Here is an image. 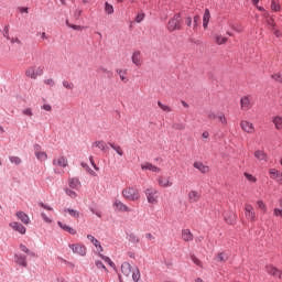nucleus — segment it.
Instances as JSON below:
<instances>
[{
	"label": "nucleus",
	"mask_w": 282,
	"mask_h": 282,
	"mask_svg": "<svg viewBox=\"0 0 282 282\" xmlns=\"http://www.w3.org/2000/svg\"><path fill=\"white\" fill-rule=\"evenodd\" d=\"M273 215L275 217H281L282 218V210L280 208H275L274 212H273Z\"/></svg>",
	"instance_id": "obj_59"
},
{
	"label": "nucleus",
	"mask_w": 282,
	"mask_h": 282,
	"mask_svg": "<svg viewBox=\"0 0 282 282\" xmlns=\"http://www.w3.org/2000/svg\"><path fill=\"white\" fill-rule=\"evenodd\" d=\"M281 173L276 169H271L269 170V175L271 180H275Z\"/></svg>",
	"instance_id": "obj_41"
},
{
	"label": "nucleus",
	"mask_w": 282,
	"mask_h": 282,
	"mask_svg": "<svg viewBox=\"0 0 282 282\" xmlns=\"http://www.w3.org/2000/svg\"><path fill=\"white\" fill-rule=\"evenodd\" d=\"M181 237L183 239V241H193V232H191V229H183L181 232Z\"/></svg>",
	"instance_id": "obj_20"
},
{
	"label": "nucleus",
	"mask_w": 282,
	"mask_h": 282,
	"mask_svg": "<svg viewBox=\"0 0 282 282\" xmlns=\"http://www.w3.org/2000/svg\"><path fill=\"white\" fill-rule=\"evenodd\" d=\"M97 74H108L110 76L113 75V73H111V70H108L107 67H105V66H99L97 68Z\"/></svg>",
	"instance_id": "obj_38"
},
{
	"label": "nucleus",
	"mask_w": 282,
	"mask_h": 282,
	"mask_svg": "<svg viewBox=\"0 0 282 282\" xmlns=\"http://www.w3.org/2000/svg\"><path fill=\"white\" fill-rule=\"evenodd\" d=\"M68 247L74 252V254H79V257L87 256V247H85V245L73 243V245H69Z\"/></svg>",
	"instance_id": "obj_9"
},
{
	"label": "nucleus",
	"mask_w": 282,
	"mask_h": 282,
	"mask_svg": "<svg viewBox=\"0 0 282 282\" xmlns=\"http://www.w3.org/2000/svg\"><path fill=\"white\" fill-rule=\"evenodd\" d=\"M53 166L55 167V173H58V169H67L69 166V161L65 155H58L53 159Z\"/></svg>",
	"instance_id": "obj_3"
},
{
	"label": "nucleus",
	"mask_w": 282,
	"mask_h": 282,
	"mask_svg": "<svg viewBox=\"0 0 282 282\" xmlns=\"http://www.w3.org/2000/svg\"><path fill=\"white\" fill-rule=\"evenodd\" d=\"M271 10L273 12H281V3L278 0L271 1Z\"/></svg>",
	"instance_id": "obj_32"
},
{
	"label": "nucleus",
	"mask_w": 282,
	"mask_h": 282,
	"mask_svg": "<svg viewBox=\"0 0 282 282\" xmlns=\"http://www.w3.org/2000/svg\"><path fill=\"white\" fill-rule=\"evenodd\" d=\"M240 127L242 131H246V133H254V124L250 121H241Z\"/></svg>",
	"instance_id": "obj_14"
},
{
	"label": "nucleus",
	"mask_w": 282,
	"mask_h": 282,
	"mask_svg": "<svg viewBox=\"0 0 282 282\" xmlns=\"http://www.w3.org/2000/svg\"><path fill=\"white\" fill-rule=\"evenodd\" d=\"M66 195H68V197H72V199H76V197H77L76 192H74L72 189H66Z\"/></svg>",
	"instance_id": "obj_53"
},
{
	"label": "nucleus",
	"mask_w": 282,
	"mask_h": 282,
	"mask_svg": "<svg viewBox=\"0 0 282 282\" xmlns=\"http://www.w3.org/2000/svg\"><path fill=\"white\" fill-rule=\"evenodd\" d=\"M228 259H230V253L226 251H223L215 257V261H217L218 263H226Z\"/></svg>",
	"instance_id": "obj_17"
},
{
	"label": "nucleus",
	"mask_w": 282,
	"mask_h": 282,
	"mask_svg": "<svg viewBox=\"0 0 282 282\" xmlns=\"http://www.w3.org/2000/svg\"><path fill=\"white\" fill-rule=\"evenodd\" d=\"M121 272L124 274V276L131 275V264L129 262H123L121 264Z\"/></svg>",
	"instance_id": "obj_26"
},
{
	"label": "nucleus",
	"mask_w": 282,
	"mask_h": 282,
	"mask_svg": "<svg viewBox=\"0 0 282 282\" xmlns=\"http://www.w3.org/2000/svg\"><path fill=\"white\" fill-rule=\"evenodd\" d=\"M137 23H142L144 21V13H139L135 18Z\"/></svg>",
	"instance_id": "obj_55"
},
{
	"label": "nucleus",
	"mask_w": 282,
	"mask_h": 282,
	"mask_svg": "<svg viewBox=\"0 0 282 282\" xmlns=\"http://www.w3.org/2000/svg\"><path fill=\"white\" fill-rule=\"evenodd\" d=\"M245 177L248 180V182H257V177L252 176L251 174L245 173Z\"/></svg>",
	"instance_id": "obj_54"
},
{
	"label": "nucleus",
	"mask_w": 282,
	"mask_h": 282,
	"mask_svg": "<svg viewBox=\"0 0 282 282\" xmlns=\"http://www.w3.org/2000/svg\"><path fill=\"white\" fill-rule=\"evenodd\" d=\"M41 217L45 221V224H52V218L47 217V214H45L44 212H42Z\"/></svg>",
	"instance_id": "obj_51"
},
{
	"label": "nucleus",
	"mask_w": 282,
	"mask_h": 282,
	"mask_svg": "<svg viewBox=\"0 0 282 282\" xmlns=\"http://www.w3.org/2000/svg\"><path fill=\"white\" fill-rule=\"evenodd\" d=\"M227 224L232 225L237 220V216L235 214H230V218H225Z\"/></svg>",
	"instance_id": "obj_48"
},
{
	"label": "nucleus",
	"mask_w": 282,
	"mask_h": 282,
	"mask_svg": "<svg viewBox=\"0 0 282 282\" xmlns=\"http://www.w3.org/2000/svg\"><path fill=\"white\" fill-rule=\"evenodd\" d=\"M254 158H257L259 162H268V154L261 150L254 152Z\"/></svg>",
	"instance_id": "obj_27"
},
{
	"label": "nucleus",
	"mask_w": 282,
	"mask_h": 282,
	"mask_svg": "<svg viewBox=\"0 0 282 282\" xmlns=\"http://www.w3.org/2000/svg\"><path fill=\"white\" fill-rule=\"evenodd\" d=\"M34 153L36 159L40 160V162H45V160H47V153L41 150V145L39 144L34 145Z\"/></svg>",
	"instance_id": "obj_12"
},
{
	"label": "nucleus",
	"mask_w": 282,
	"mask_h": 282,
	"mask_svg": "<svg viewBox=\"0 0 282 282\" xmlns=\"http://www.w3.org/2000/svg\"><path fill=\"white\" fill-rule=\"evenodd\" d=\"M112 208L116 210V213H133V209H131L129 205L124 204L120 199H115L112 203Z\"/></svg>",
	"instance_id": "obj_5"
},
{
	"label": "nucleus",
	"mask_w": 282,
	"mask_h": 282,
	"mask_svg": "<svg viewBox=\"0 0 282 282\" xmlns=\"http://www.w3.org/2000/svg\"><path fill=\"white\" fill-rule=\"evenodd\" d=\"M141 171H151V173H162V169L149 162H144L141 164Z\"/></svg>",
	"instance_id": "obj_11"
},
{
	"label": "nucleus",
	"mask_w": 282,
	"mask_h": 282,
	"mask_svg": "<svg viewBox=\"0 0 282 282\" xmlns=\"http://www.w3.org/2000/svg\"><path fill=\"white\" fill-rule=\"evenodd\" d=\"M121 195L123 199H127V202H140V191H138L135 187H124Z\"/></svg>",
	"instance_id": "obj_1"
},
{
	"label": "nucleus",
	"mask_w": 282,
	"mask_h": 282,
	"mask_svg": "<svg viewBox=\"0 0 282 282\" xmlns=\"http://www.w3.org/2000/svg\"><path fill=\"white\" fill-rule=\"evenodd\" d=\"M41 208H44L45 210H54V208L50 207V205H46L45 203H40Z\"/></svg>",
	"instance_id": "obj_61"
},
{
	"label": "nucleus",
	"mask_w": 282,
	"mask_h": 282,
	"mask_svg": "<svg viewBox=\"0 0 282 282\" xmlns=\"http://www.w3.org/2000/svg\"><path fill=\"white\" fill-rule=\"evenodd\" d=\"M156 182L160 188H171V186H173V178H171V176L160 175Z\"/></svg>",
	"instance_id": "obj_8"
},
{
	"label": "nucleus",
	"mask_w": 282,
	"mask_h": 282,
	"mask_svg": "<svg viewBox=\"0 0 282 282\" xmlns=\"http://www.w3.org/2000/svg\"><path fill=\"white\" fill-rule=\"evenodd\" d=\"M22 113L24 116H29V118H32V116H34V112L32 111V108H25Z\"/></svg>",
	"instance_id": "obj_49"
},
{
	"label": "nucleus",
	"mask_w": 282,
	"mask_h": 282,
	"mask_svg": "<svg viewBox=\"0 0 282 282\" xmlns=\"http://www.w3.org/2000/svg\"><path fill=\"white\" fill-rule=\"evenodd\" d=\"M194 169H197L200 173H208L210 171V167L202 162H194Z\"/></svg>",
	"instance_id": "obj_22"
},
{
	"label": "nucleus",
	"mask_w": 282,
	"mask_h": 282,
	"mask_svg": "<svg viewBox=\"0 0 282 282\" xmlns=\"http://www.w3.org/2000/svg\"><path fill=\"white\" fill-rule=\"evenodd\" d=\"M95 264H96V268H98V270H104V272L109 273V270L107 269V267H105V263H102V261L96 260Z\"/></svg>",
	"instance_id": "obj_37"
},
{
	"label": "nucleus",
	"mask_w": 282,
	"mask_h": 282,
	"mask_svg": "<svg viewBox=\"0 0 282 282\" xmlns=\"http://www.w3.org/2000/svg\"><path fill=\"white\" fill-rule=\"evenodd\" d=\"M131 58H132L133 65H135L137 67H140L142 65V55L140 51L134 52Z\"/></svg>",
	"instance_id": "obj_18"
},
{
	"label": "nucleus",
	"mask_w": 282,
	"mask_h": 282,
	"mask_svg": "<svg viewBox=\"0 0 282 282\" xmlns=\"http://www.w3.org/2000/svg\"><path fill=\"white\" fill-rule=\"evenodd\" d=\"M89 161H90V164L93 165V167L95 169V171H100V167H98V166L96 165V163L94 162V156H90V158H89Z\"/></svg>",
	"instance_id": "obj_58"
},
{
	"label": "nucleus",
	"mask_w": 282,
	"mask_h": 282,
	"mask_svg": "<svg viewBox=\"0 0 282 282\" xmlns=\"http://www.w3.org/2000/svg\"><path fill=\"white\" fill-rule=\"evenodd\" d=\"M100 259H102V261H105V263H108V265H110V268H116V263H113V261H111V258L104 256L102 253H99Z\"/></svg>",
	"instance_id": "obj_33"
},
{
	"label": "nucleus",
	"mask_w": 282,
	"mask_h": 282,
	"mask_svg": "<svg viewBox=\"0 0 282 282\" xmlns=\"http://www.w3.org/2000/svg\"><path fill=\"white\" fill-rule=\"evenodd\" d=\"M167 30L170 32H175V30H182V15L176 13L172 20L167 23Z\"/></svg>",
	"instance_id": "obj_4"
},
{
	"label": "nucleus",
	"mask_w": 282,
	"mask_h": 282,
	"mask_svg": "<svg viewBox=\"0 0 282 282\" xmlns=\"http://www.w3.org/2000/svg\"><path fill=\"white\" fill-rule=\"evenodd\" d=\"M9 226L17 232H20V235H25L26 232L25 227L21 223L13 221V223H10Z\"/></svg>",
	"instance_id": "obj_15"
},
{
	"label": "nucleus",
	"mask_w": 282,
	"mask_h": 282,
	"mask_svg": "<svg viewBox=\"0 0 282 282\" xmlns=\"http://www.w3.org/2000/svg\"><path fill=\"white\" fill-rule=\"evenodd\" d=\"M199 15L194 17V30L197 28V25H199Z\"/></svg>",
	"instance_id": "obj_62"
},
{
	"label": "nucleus",
	"mask_w": 282,
	"mask_h": 282,
	"mask_svg": "<svg viewBox=\"0 0 282 282\" xmlns=\"http://www.w3.org/2000/svg\"><path fill=\"white\" fill-rule=\"evenodd\" d=\"M105 12L106 14H113V6L109 4V2L105 3Z\"/></svg>",
	"instance_id": "obj_40"
},
{
	"label": "nucleus",
	"mask_w": 282,
	"mask_h": 282,
	"mask_svg": "<svg viewBox=\"0 0 282 282\" xmlns=\"http://www.w3.org/2000/svg\"><path fill=\"white\" fill-rule=\"evenodd\" d=\"M44 85H47L48 87H54L56 85V82L52 78L44 79Z\"/></svg>",
	"instance_id": "obj_50"
},
{
	"label": "nucleus",
	"mask_w": 282,
	"mask_h": 282,
	"mask_svg": "<svg viewBox=\"0 0 282 282\" xmlns=\"http://www.w3.org/2000/svg\"><path fill=\"white\" fill-rule=\"evenodd\" d=\"M228 37H224L223 35H216L215 36V43L217 45H224L225 43H227Z\"/></svg>",
	"instance_id": "obj_34"
},
{
	"label": "nucleus",
	"mask_w": 282,
	"mask_h": 282,
	"mask_svg": "<svg viewBox=\"0 0 282 282\" xmlns=\"http://www.w3.org/2000/svg\"><path fill=\"white\" fill-rule=\"evenodd\" d=\"M218 120L221 122V124H228V120L226 119V115H224V112L218 115Z\"/></svg>",
	"instance_id": "obj_44"
},
{
	"label": "nucleus",
	"mask_w": 282,
	"mask_h": 282,
	"mask_svg": "<svg viewBox=\"0 0 282 282\" xmlns=\"http://www.w3.org/2000/svg\"><path fill=\"white\" fill-rule=\"evenodd\" d=\"M25 259V256H15L17 263H19V265H22L23 268H28V261Z\"/></svg>",
	"instance_id": "obj_28"
},
{
	"label": "nucleus",
	"mask_w": 282,
	"mask_h": 282,
	"mask_svg": "<svg viewBox=\"0 0 282 282\" xmlns=\"http://www.w3.org/2000/svg\"><path fill=\"white\" fill-rule=\"evenodd\" d=\"M116 73L118 74L122 83H129V77H127V69L117 68Z\"/></svg>",
	"instance_id": "obj_24"
},
{
	"label": "nucleus",
	"mask_w": 282,
	"mask_h": 282,
	"mask_svg": "<svg viewBox=\"0 0 282 282\" xmlns=\"http://www.w3.org/2000/svg\"><path fill=\"white\" fill-rule=\"evenodd\" d=\"M15 215L18 219H20V221H22V224H24L25 226L30 224V216H28V214L23 212H18Z\"/></svg>",
	"instance_id": "obj_21"
},
{
	"label": "nucleus",
	"mask_w": 282,
	"mask_h": 282,
	"mask_svg": "<svg viewBox=\"0 0 282 282\" xmlns=\"http://www.w3.org/2000/svg\"><path fill=\"white\" fill-rule=\"evenodd\" d=\"M275 182H278V184H282V174H280L276 178Z\"/></svg>",
	"instance_id": "obj_64"
},
{
	"label": "nucleus",
	"mask_w": 282,
	"mask_h": 282,
	"mask_svg": "<svg viewBox=\"0 0 282 282\" xmlns=\"http://www.w3.org/2000/svg\"><path fill=\"white\" fill-rule=\"evenodd\" d=\"M11 164H15V166H19L21 164V158L19 156H10L9 158Z\"/></svg>",
	"instance_id": "obj_42"
},
{
	"label": "nucleus",
	"mask_w": 282,
	"mask_h": 282,
	"mask_svg": "<svg viewBox=\"0 0 282 282\" xmlns=\"http://www.w3.org/2000/svg\"><path fill=\"white\" fill-rule=\"evenodd\" d=\"M245 217L247 221H257V213L251 204L245 205Z\"/></svg>",
	"instance_id": "obj_7"
},
{
	"label": "nucleus",
	"mask_w": 282,
	"mask_h": 282,
	"mask_svg": "<svg viewBox=\"0 0 282 282\" xmlns=\"http://www.w3.org/2000/svg\"><path fill=\"white\" fill-rule=\"evenodd\" d=\"M145 239H148V241H153V240H155V236H153V234H151V232H148V234H145Z\"/></svg>",
	"instance_id": "obj_57"
},
{
	"label": "nucleus",
	"mask_w": 282,
	"mask_h": 282,
	"mask_svg": "<svg viewBox=\"0 0 282 282\" xmlns=\"http://www.w3.org/2000/svg\"><path fill=\"white\" fill-rule=\"evenodd\" d=\"M69 186L75 191H78V188H80V181L78 178H70Z\"/></svg>",
	"instance_id": "obj_31"
},
{
	"label": "nucleus",
	"mask_w": 282,
	"mask_h": 282,
	"mask_svg": "<svg viewBox=\"0 0 282 282\" xmlns=\"http://www.w3.org/2000/svg\"><path fill=\"white\" fill-rule=\"evenodd\" d=\"M109 147H111L113 151H116V153H118L120 156L124 155V151H122V148L120 145L109 143Z\"/></svg>",
	"instance_id": "obj_36"
},
{
	"label": "nucleus",
	"mask_w": 282,
	"mask_h": 282,
	"mask_svg": "<svg viewBox=\"0 0 282 282\" xmlns=\"http://www.w3.org/2000/svg\"><path fill=\"white\" fill-rule=\"evenodd\" d=\"M63 87H65V89H74V84L67 80H63L62 83Z\"/></svg>",
	"instance_id": "obj_46"
},
{
	"label": "nucleus",
	"mask_w": 282,
	"mask_h": 282,
	"mask_svg": "<svg viewBox=\"0 0 282 282\" xmlns=\"http://www.w3.org/2000/svg\"><path fill=\"white\" fill-rule=\"evenodd\" d=\"M257 205H258V208H260V210H263V213H268V206L263 204V200H258Z\"/></svg>",
	"instance_id": "obj_45"
},
{
	"label": "nucleus",
	"mask_w": 282,
	"mask_h": 282,
	"mask_svg": "<svg viewBox=\"0 0 282 282\" xmlns=\"http://www.w3.org/2000/svg\"><path fill=\"white\" fill-rule=\"evenodd\" d=\"M64 213H68L70 217H74V219H78L80 217V212L72 208L64 209Z\"/></svg>",
	"instance_id": "obj_30"
},
{
	"label": "nucleus",
	"mask_w": 282,
	"mask_h": 282,
	"mask_svg": "<svg viewBox=\"0 0 282 282\" xmlns=\"http://www.w3.org/2000/svg\"><path fill=\"white\" fill-rule=\"evenodd\" d=\"M158 106L160 107V109H162L163 111H166V113H171L172 109L171 107L162 104L161 101H158Z\"/></svg>",
	"instance_id": "obj_43"
},
{
	"label": "nucleus",
	"mask_w": 282,
	"mask_h": 282,
	"mask_svg": "<svg viewBox=\"0 0 282 282\" xmlns=\"http://www.w3.org/2000/svg\"><path fill=\"white\" fill-rule=\"evenodd\" d=\"M26 78H31V80H36L39 76H43V66H29L25 70Z\"/></svg>",
	"instance_id": "obj_2"
},
{
	"label": "nucleus",
	"mask_w": 282,
	"mask_h": 282,
	"mask_svg": "<svg viewBox=\"0 0 282 282\" xmlns=\"http://www.w3.org/2000/svg\"><path fill=\"white\" fill-rule=\"evenodd\" d=\"M42 109L44 111H52V106L50 104H45V105L42 106Z\"/></svg>",
	"instance_id": "obj_63"
},
{
	"label": "nucleus",
	"mask_w": 282,
	"mask_h": 282,
	"mask_svg": "<svg viewBox=\"0 0 282 282\" xmlns=\"http://www.w3.org/2000/svg\"><path fill=\"white\" fill-rule=\"evenodd\" d=\"M240 106H241L242 111H248V109H251L252 104H250V98L242 97L240 100Z\"/></svg>",
	"instance_id": "obj_19"
},
{
	"label": "nucleus",
	"mask_w": 282,
	"mask_h": 282,
	"mask_svg": "<svg viewBox=\"0 0 282 282\" xmlns=\"http://www.w3.org/2000/svg\"><path fill=\"white\" fill-rule=\"evenodd\" d=\"M265 272L267 274H270L271 276H274V279H282V271L279 270L274 265H267L265 267Z\"/></svg>",
	"instance_id": "obj_10"
},
{
	"label": "nucleus",
	"mask_w": 282,
	"mask_h": 282,
	"mask_svg": "<svg viewBox=\"0 0 282 282\" xmlns=\"http://www.w3.org/2000/svg\"><path fill=\"white\" fill-rule=\"evenodd\" d=\"M57 225L59 226V228H62V230H65L66 232H69V235H76V229H74V227H70L64 223L58 221Z\"/></svg>",
	"instance_id": "obj_23"
},
{
	"label": "nucleus",
	"mask_w": 282,
	"mask_h": 282,
	"mask_svg": "<svg viewBox=\"0 0 282 282\" xmlns=\"http://www.w3.org/2000/svg\"><path fill=\"white\" fill-rule=\"evenodd\" d=\"M199 199H202V194H199V192L192 189L188 193V202L189 204H197V202H199Z\"/></svg>",
	"instance_id": "obj_13"
},
{
	"label": "nucleus",
	"mask_w": 282,
	"mask_h": 282,
	"mask_svg": "<svg viewBox=\"0 0 282 282\" xmlns=\"http://www.w3.org/2000/svg\"><path fill=\"white\" fill-rule=\"evenodd\" d=\"M208 23H210V10L206 9L203 17V28L207 30Z\"/></svg>",
	"instance_id": "obj_25"
},
{
	"label": "nucleus",
	"mask_w": 282,
	"mask_h": 282,
	"mask_svg": "<svg viewBox=\"0 0 282 282\" xmlns=\"http://www.w3.org/2000/svg\"><path fill=\"white\" fill-rule=\"evenodd\" d=\"M129 240L131 241V243H140V238H138V236L135 235H130Z\"/></svg>",
	"instance_id": "obj_52"
},
{
	"label": "nucleus",
	"mask_w": 282,
	"mask_h": 282,
	"mask_svg": "<svg viewBox=\"0 0 282 282\" xmlns=\"http://www.w3.org/2000/svg\"><path fill=\"white\" fill-rule=\"evenodd\" d=\"M93 147L99 149L100 151H105V149H107V143H105L104 141H96L93 143Z\"/></svg>",
	"instance_id": "obj_35"
},
{
	"label": "nucleus",
	"mask_w": 282,
	"mask_h": 282,
	"mask_svg": "<svg viewBox=\"0 0 282 282\" xmlns=\"http://www.w3.org/2000/svg\"><path fill=\"white\" fill-rule=\"evenodd\" d=\"M273 124H275V129H278L279 131H281L282 129V117L281 116H275L272 119Z\"/></svg>",
	"instance_id": "obj_29"
},
{
	"label": "nucleus",
	"mask_w": 282,
	"mask_h": 282,
	"mask_svg": "<svg viewBox=\"0 0 282 282\" xmlns=\"http://www.w3.org/2000/svg\"><path fill=\"white\" fill-rule=\"evenodd\" d=\"M87 239L90 243L95 246V248H97L98 252H102L105 250L102 249V245H100V241H98V239H96V237H94L93 235H88Z\"/></svg>",
	"instance_id": "obj_16"
},
{
	"label": "nucleus",
	"mask_w": 282,
	"mask_h": 282,
	"mask_svg": "<svg viewBox=\"0 0 282 282\" xmlns=\"http://www.w3.org/2000/svg\"><path fill=\"white\" fill-rule=\"evenodd\" d=\"M66 25H68V28H72V30H76L78 32L85 30V26H80V25H76V24H70L69 21H66Z\"/></svg>",
	"instance_id": "obj_39"
},
{
	"label": "nucleus",
	"mask_w": 282,
	"mask_h": 282,
	"mask_svg": "<svg viewBox=\"0 0 282 282\" xmlns=\"http://www.w3.org/2000/svg\"><path fill=\"white\" fill-rule=\"evenodd\" d=\"M9 41L11 42V43H17L18 45H21V40L19 39V37H9Z\"/></svg>",
	"instance_id": "obj_60"
},
{
	"label": "nucleus",
	"mask_w": 282,
	"mask_h": 282,
	"mask_svg": "<svg viewBox=\"0 0 282 282\" xmlns=\"http://www.w3.org/2000/svg\"><path fill=\"white\" fill-rule=\"evenodd\" d=\"M173 129H176L177 131H184V129H186V124H184V123H174Z\"/></svg>",
	"instance_id": "obj_47"
},
{
	"label": "nucleus",
	"mask_w": 282,
	"mask_h": 282,
	"mask_svg": "<svg viewBox=\"0 0 282 282\" xmlns=\"http://www.w3.org/2000/svg\"><path fill=\"white\" fill-rule=\"evenodd\" d=\"M3 36L4 39L10 40V29L8 26H6L3 30Z\"/></svg>",
	"instance_id": "obj_56"
},
{
	"label": "nucleus",
	"mask_w": 282,
	"mask_h": 282,
	"mask_svg": "<svg viewBox=\"0 0 282 282\" xmlns=\"http://www.w3.org/2000/svg\"><path fill=\"white\" fill-rule=\"evenodd\" d=\"M158 195H159V192L154 187H150L145 189V196L149 204H153V205L158 204V198H159Z\"/></svg>",
	"instance_id": "obj_6"
}]
</instances>
